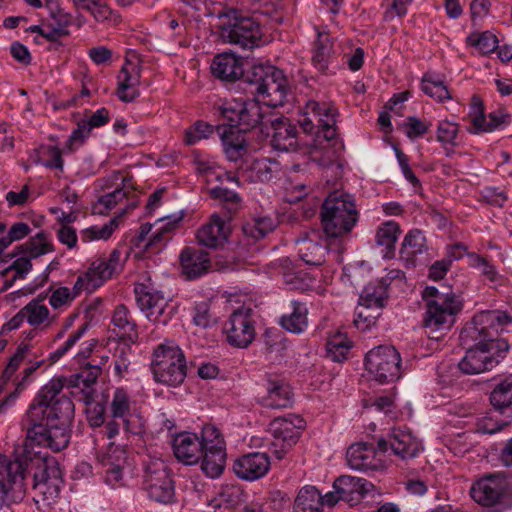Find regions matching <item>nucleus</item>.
Listing matches in <instances>:
<instances>
[{
	"mask_svg": "<svg viewBox=\"0 0 512 512\" xmlns=\"http://www.w3.org/2000/svg\"><path fill=\"white\" fill-rule=\"evenodd\" d=\"M270 466L271 462L267 453L253 452L236 459L233 470L239 478L254 481L264 477Z\"/></svg>",
	"mask_w": 512,
	"mask_h": 512,
	"instance_id": "nucleus-26",
	"label": "nucleus"
},
{
	"mask_svg": "<svg viewBox=\"0 0 512 512\" xmlns=\"http://www.w3.org/2000/svg\"><path fill=\"white\" fill-rule=\"evenodd\" d=\"M421 87L422 91L426 95L436 99L439 102L451 98L447 87L441 81H435L428 78L427 76H424L422 79Z\"/></svg>",
	"mask_w": 512,
	"mask_h": 512,
	"instance_id": "nucleus-63",
	"label": "nucleus"
},
{
	"mask_svg": "<svg viewBox=\"0 0 512 512\" xmlns=\"http://www.w3.org/2000/svg\"><path fill=\"white\" fill-rule=\"evenodd\" d=\"M245 81L266 106H283L289 93V84L281 69L272 65H255L245 77Z\"/></svg>",
	"mask_w": 512,
	"mask_h": 512,
	"instance_id": "nucleus-6",
	"label": "nucleus"
},
{
	"mask_svg": "<svg viewBox=\"0 0 512 512\" xmlns=\"http://www.w3.org/2000/svg\"><path fill=\"white\" fill-rule=\"evenodd\" d=\"M89 327L88 323L82 324L76 331L71 333L65 343L56 349L50 356L52 361H58L63 355L71 350L72 347L83 337Z\"/></svg>",
	"mask_w": 512,
	"mask_h": 512,
	"instance_id": "nucleus-64",
	"label": "nucleus"
},
{
	"mask_svg": "<svg viewBox=\"0 0 512 512\" xmlns=\"http://www.w3.org/2000/svg\"><path fill=\"white\" fill-rule=\"evenodd\" d=\"M306 114L312 118H307L302 123L306 132H312L317 126V134H321L324 139L330 141L336 137V108L327 102H318L310 100L306 104Z\"/></svg>",
	"mask_w": 512,
	"mask_h": 512,
	"instance_id": "nucleus-18",
	"label": "nucleus"
},
{
	"mask_svg": "<svg viewBox=\"0 0 512 512\" xmlns=\"http://www.w3.org/2000/svg\"><path fill=\"white\" fill-rule=\"evenodd\" d=\"M492 408L504 415L512 407V373L500 379L489 394Z\"/></svg>",
	"mask_w": 512,
	"mask_h": 512,
	"instance_id": "nucleus-37",
	"label": "nucleus"
},
{
	"mask_svg": "<svg viewBox=\"0 0 512 512\" xmlns=\"http://www.w3.org/2000/svg\"><path fill=\"white\" fill-rule=\"evenodd\" d=\"M216 114L242 131H250L258 126L261 131L268 127L267 118L272 114H265L259 101L245 99H230L216 103Z\"/></svg>",
	"mask_w": 512,
	"mask_h": 512,
	"instance_id": "nucleus-8",
	"label": "nucleus"
},
{
	"mask_svg": "<svg viewBox=\"0 0 512 512\" xmlns=\"http://www.w3.org/2000/svg\"><path fill=\"white\" fill-rule=\"evenodd\" d=\"M82 400L86 405L88 423L92 427H100L105 421V406L93 400L91 391H85Z\"/></svg>",
	"mask_w": 512,
	"mask_h": 512,
	"instance_id": "nucleus-53",
	"label": "nucleus"
},
{
	"mask_svg": "<svg viewBox=\"0 0 512 512\" xmlns=\"http://www.w3.org/2000/svg\"><path fill=\"white\" fill-rule=\"evenodd\" d=\"M372 487L373 484L366 479L349 475L340 476L334 481L333 490L324 495L326 506L333 507L339 501L354 506Z\"/></svg>",
	"mask_w": 512,
	"mask_h": 512,
	"instance_id": "nucleus-17",
	"label": "nucleus"
},
{
	"mask_svg": "<svg viewBox=\"0 0 512 512\" xmlns=\"http://www.w3.org/2000/svg\"><path fill=\"white\" fill-rule=\"evenodd\" d=\"M227 341L238 348H246L255 337L252 309L242 307L234 311L225 325Z\"/></svg>",
	"mask_w": 512,
	"mask_h": 512,
	"instance_id": "nucleus-22",
	"label": "nucleus"
},
{
	"mask_svg": "<svg viewBox=\"0 0 512 512\" xmlns=\"http://www.w3.org/2000/svg\"><path fill=\"white\" fill-rule=\"evenodd\" d=\"M142 478V487L150 499L163 504L173 500L175 490L172 471L163 460L149 459L144 465Z\"/></svg>",
	"mask_w": 512,
	"mask_h": 512,
	"instance_id": "nucleus-11",
	"label": "nucleus"
},
{
	"mask_svg": "<svg viewBox=\"0 0 512 512\" xmlns=\"http://www.w3.org/2000/svg\"><path fill=\"white\" fill-rule=\"evenodd\" d=\"M351 348V343L342 335H335L327 342V352L334 362H342L346 359Z\"/></svg>",
	"mask_w": 512,
	"mask_h": 512,
	"instance_id": "nucleus-59",
	"label": "nucleus"
},
{
	"mask_svg": "<svg viewBox=\"0 0 512 512\" xmlns=\"http://www.w3.org/2000/svg\"><path fill=\"white\" fill-rule=\"evenodd\" d=\"M101 373L100 365L88 363L74 376V384L77 387H83V394L85 391H91V394H93L92 386L96 383Z\"/></svg>",
	"mask_w": 512,
	"mask_h": 512,
	"instance_id": "nucleus-54",
	"label": "nucleus"
},
{
	"mask_svg": "<svg viewBox=\"0 0 512 512\" xmlns=\"http://www.w3.org/2000/svg\"><path fill=\"white\" fill-rule=\"evenodd\" d=\"M98 461L104 467H126L128 454L125 447L110 443L105 452L98 454Z\"/></svg>",
	"mask_w": 512,
	"mask_h": 512,
	"instance_id": "nucleus-50",
	"label": "nucleus"
},
{
	"mask_svg": "<svg viewBox=\"0 0 512 512\" xmlns=\"http://www.w3.org/2000/svg\"><path fill=\"white\" fill-rule=\"evenodd\" d=\"M71 423H41V428L21 425L26 433V439L37 445H43L54 451H60L67 447L70 440Z\"/></svg>",
	"mask_w": 512,
	"mask_h": 512,
	"instance_id": "nucleus-19",
	"label": "nucleus"
},
{
	"mask_svg": "<svg viewBox=\"0 0 512 512\" xmlns=\"http://www.w3.org/2000/svg\"><path fill=\"white\" fill-rule=\"evenodd\" d=\"M377 448L381 452H386L390 448L394 455L406 460L416 457L422 447L420 441L409 431L393 429L387 439L378 440Z\"/></svg>",
	"mask_w": 512,
	"mask_h": 512,
	"instance_id": "nucleus-23",
	"label": "nucleus"
},
{
	"mask_svg": "<svg viewBox=\"0 0 512 512\" xmlns=\"http://www.w3.org/2000/svg\"><path fill=\"white\" fill-rule=\"evenodd\" d=\"M217 133L221 139L223 151L229 161L236 162L248 153V142L245 131L233 125H218Z\"/></svg>",
	"mask_w": 512,
	"mask_h": 512,
	"instance_id": "nucleus-30",
	"label": "nucleus"
},
{
	"mask_svg": "<svg viewBox=\"0 0 512 512\" xmlns=\"http://www.w3.org/2000/svg\"><path fill=\"white\" fill-rule=\"evenodd\" d=\"M110 413L113 418L122 419L126 432L139 435L144 431L145 420L137 409L132 407V401L128 392L123 388H117L110 403Z\"/></svg>",
	"mask_w": 512,
	"mask_h": 512,
	"instance_id": "nucleus-20",
	"label": "nucleus"
},
{
	"mask_svg": "<svg viewBox=\"0 0 512 512\" xmlns=\"http://www.w3.org/2000/svg\"><path fill=\"white\" fill-rule=\"evenodd\" d=\"M291 312L280 319L281 326L289 332L300 334L308 326V308L305 303L291 301Z\"/></svg>",
	"mask_w": 512,
	"mask_h": 512,
	"instance_id": "nucleus-40",
	"label": "nucleus"
},
{
	"mask_svg": "<svg viewBox=\"0 0 512 512\" xmlns=\"http://www.w3.org/2000/svg\"><path fill=\"white\" fill-rule=\"evenodd\" d=\"M244 498V491L239 485L225 484L221 486L218 493V503L215 506H224L227 510L234 512L235 507L240 505Z\"/></svg>",
	"mask_w": 512,
	"mask_h": 512,
	"instance_id": "nucleus-49",
	"label": "nucleus"
},
{
	"mask_svg": "<svg viewBox=\"0 0 512 512\" xmlns=\"http://www.w3.org/2000/svg\"><path fill=\"white\" fill-rule=\"evenodd\" d=\"M179 258L182 273L188 280L202 276L207 273L211 267L209 253L199 248L185 247L181 251Z\"/></svg>",
	"mask_w": 512,
	"mask_h": 512,
	"instance_id": "nucleus-32",
	"label": "nucleus"
},
{
	"mask_svg": "<svg viewBox=\"0 0 512 512\" xmlns=\"http://www.w3.org/2000/svg\"><path fill=\"white\" fill-rule=\"evenodd\" d=\"M323 234L332 240L334 248H344L345 238L351 233L359 220V212L352 195L331 192L320 208Z\"/></svg>",
	"mask_w": 512,
	"mask_h": 512,
	"instance_id": "nucleus-2",
	"label": "nucleus"
},
{
	"mask_svg": "<svg viewBox=\"0 0 512 512\" xmlns=\"http://www.w3.org/2000/svg\"><path fill=\"white\" fill-rule=\"evenodd\" d=\"M474 346L467 349L459 362V369L465 374H480L491 370L499 363V359L489 353L483 341H474Z\"/></svg>",
	"mask_w": 512,
	"mask_h": 512,
	"instance_id": "nucleus-25",
	"label": "nucleus"
},
{
	"mask_svg": "<svg viewBox=\"0 0 512 512\" xmlns=\"http://www.w3.org/2000/svg\"><path fill=\"white\" fill-rule=\"evenodd\" d=\"M35 501L44 505L55 503L63 486L61 470L55 460L43 459L37 465L33 476Z\"/></svg>",
	"mask_w": 512,
	"mask_h": 512,
	"instance_id": "nucleus-15",
	"label": "nucleus"
},
{
	"mask_svg": "<svg viewBox=\"0 0 512 512\" xmlns=\"http://www.w3.org/2000/svg\"><path fill=\"white\" fill-rule=\"evenodd\" d=\"M200 460L202 472L210 478H217L224 471L226 452L220 449L204 450Z\"/></svg>",
	"mask_w": 512,
	"mask_h": 512,
	"instance_id": "nucleus-45",
	"label": "nucleus"
},
{
	"mask_svg": "<svg viewBox=\"0 0 512 512\" xmlns=\"http://www.w3.org/2000/svg\"><path fill=\"white\" fill-rule=\"evenodd\" d=\"M212 199L219 200L230 215L236 213L241 207V197L235 191L225 187H214L209 190Z\"/></svg>",
	"mask_w": 512,
	"mask_h": 512,
	"instance_id": "nucleus-51",
	"label": "nucleus"
},
{
	"mask_svg": "<svg viewBox=\"0 0 512 512\" xmlns=\"http://www.w3.org/2000/svg\"><path fill=\"white\" fill-rule=\"evenodd\" d=\"M228 233L226 222L219 215L213 214L210 221L197 231L196 237L200 245L218 248L227 241Z\"/></svg>",
	"mask_w": 512,
	"mask_h": 512,
	"instance_id": "nucleus-34",
	"label": "nucleus"
},
{
	"mask_svg": "<svg viewBox=\"0 0 512 512\" xmlns=\"http://www.w3.org/2000/svg\"><path fill=\"white\" fill-rule=\"evenodd\" d=\"M121 252L114 249L107 258H98L93 261L87 271L78 276L76 290L93 292L112 275L122 269Z\"/></svg>",
	"mask_w": 512,
	"mask_h": 512,
	"instance_id": "nucleus-16",
	"label": "nucleus"
},
{
	"mask_svg": "<svg viewBox=\"0 0 512 512\" xmlns=\"http://www.w3.org/2000/svg\"><path fill=\"white\" fill-rule=\"evenodd\" d=\"M221 37L224 42L237 45L242 49L260 46L262 30L260 23L252 16L231 8L221 15Z\"/></svg>",
	"mask_w": 512,
	"mask_h": 512,
	"instance_id": "nucleus-7",
	"label": "nucleus"
},
{
	"mask_svg": "<svg viewBox=\"0 0 512 512\" xmlns=\"http://www.w3.org/2000/svg\"><path fill=\"white\" fill-rule=\"evenodd\" d=\"M201 443L197 434L182 432L173 439L174 455L186 465L196 464L204 452Z\"/></svg>",
	"mask_w": 512,
	"mask_h": 512,
	"instance_id": "nucleus-33",
	"label": "nucleus"
},
{
	"mask_svg": "<svg viewBox=\"0 0 512 512\" xmlns=\"http://www.w3.org/2000/svg\"><path fill=\"white\" fill-rule=\"evenodd\" d=\"M276 224V220L270 216H256L244 223L242 231L246 237L259 240L272 232Z\"/></svg>",
	"mask_w": 512,
	"mask_h": 512,
	"instance_id": "nucleus-46",
	"label": "nucleus"
},
{
	"mask_svg": "<svg viewBox=\"0 0 512 512\" xmlns=\"http://www.w3.org/2000/svg\"><path fill=\"white\" fill-rule=\"evenodd\" d=\"M212 74L227 82H234L244 76L242 61L233 53H222L214 57L211 64Z\"/></svg>",
	"mask_w": 512,
	"mask_h": 512,
	"instance_id": "nucleus-35",
	"label": "nucleus"
},
{
	"mask_svg": "<svg viewBox=\"0 0 512 512\" xmlns=\"http://www.w3.org/2000/svg\"><path fill=\"white\" fill-rule=\"evenodd\" d=\"M125 211L126 209H124L119 216L114 217L108 223L104 224L101 227L92 226L87 229H84L81 232V240L83 242H90L93 240L108 239L112 235L113 231L118 227L119 219Z\"/></svg>",
	"mask_w": 512,
	"mask_h": 512,
	"instance_id": "nucleus-52",
	"label": "nucleus"
},
{
	"mask_svg": "<svg viewBox=\"0 0 512 512\" xmlns=\"http://www.w3.org/2000/svg\"><path fill=\"white\" fill-rule=\"evenodd\" d=\"M305 420L296 414L277 417L269 424L272 437L285 441L286 445H295L302 431L305 429Z\"/></svg>",
	"mask_w": 512,
	"mask_h": 512,
	"instance_id": "nucleus-31",
	"label": "nucleus"
},
{
	"mask_svg": "<svg viewBox=\"0 0 512 512\" xmlns=\"http://www.w3.org/2000/svg\"><path fill=\"white\" fill-rule=\"evenodd\" d=\"M151 371L158 383L177 387L184 382L187 375L186 358L174 340L166 339L154 348Z\"/></svg>",
	"mask_w": 512,
	"mask_h": 512,
	"instance_id": "nucleus-5",
	"label": "nucleus"
},
{
	"mask_svg": "<svg viewBox=\"0 0 512 512\" xmlns=\"http://www.w3.org/2000/svg\"><path fill=\"white\" fill-rule=\"evenodd\" d=\"M112 323L119 329L122 339L130 343L138 341L137 325L125 305L120 304L116 306L112 316Z\"/></svg>",
	"mask_w": 512,
	"mask_h": 512,
	"instance_id": "nucleus-41",
	"label": "nucleus"
},
{
	"mask_svg": "<svg viewBox=\"0 0 512 512\" xmlns=\"http://www.w3.org/2000/svg\"><path fill=\"white\" fill-rule=\"evenodd\" d=\"M82 291L83 290H76V283L72 290L68 287H59L52 292L49 303L55 309L68 306Z\"/></svg>",
	"mask_w": 512,
	"mask_h": 512,
	"instance_id": "nucleus-61",
	"label": "nucleus"
},
{
	"mask_svg": "<svg viewBox=\"0 0 512 512\" xmlns=\"http://www.w3.org/2000/svg\"><path fill=\"white\" fill-rule=\"evenodd\" d=\"M326 505L324 496L320 494L315 486L302 487L294 501L293 512H323Z\"/></svg>",
	"mask_w": 512,
	"mask_h": 512,
	"instance_id": "nucleus-38",
	"label": "nucleus"
},
{
	"mask_svg": "<svg viewBox=\"0 0 512 512\" xmlns=\"http://www.w3.org/2000/svg\"><path fill=\"white\" fill-rule=\"evenodd\" d=\"M367 372L379 383H390L401 377V356L394 346L380 345L367 352Z\"/></svg>",
	"mask_w": 512,
	"mask_h": 512,
	"instance_id": "nucleus-12",
	"label": "nucleus"
},
{
	"mask_svg": "<svg viewBox=\"0 0 512 512\" xmlns=\"http://www.w3.org/2000/svg\"><path fill=\"white\" fill-rule=\"evenodd\" d=\"M268 125L273 130L271 146L279 151L290 152L298 148V129L295 124L284 116L271 115L267 118Z\"/></svg>",
	"mask_w": 512,
	"mask_h": 512,
	"instance_id": "nucleus-24",
	"label": "nucleus"
},
{
	"mask_svg": "<svg viewBox=\"0 0 512 512\" xmlns=\"http://www.w3.org/2000/svg\"><path fill=\"white\" fill-rule=\"evenodd\" d=\"M264 386L266 392L258 398V403L261 406L282 409L292 404V389L283 379L269 375Z\"/></svg>",
	"mask_w": 512,
	"mask_h": 512,
	"instance_id": "nucleus-27",
	"label": "nucleus"
},
{
	"mask_svg": "<svg viewBox=\"0 0 512 512\" xmlns=\"http://www.w3.org/2000/svg\"><path fill=\"white\" fill-rule=\"evenodd\" d=\"M425 302L423 327L429 338L440 339L443 331L449 330L462 310L460 298L453 292H441L434 286H427L422 293Z\"/></svg>",
	"mask_w": 512,
	"mask_h": 512,
	"instance_id": "nucleus-3",
	"label": "nucleus"
},
{
	"mask_svg": "<svg viewBox=\"0 0 512 512\" xmlns=\"http://www.w3.org/2000/svg\"><path fill=\"white\" fill-rule=\"evenodd\" d=\"M32 270L31 258L19 257L0 273L1 278H5L3 289L11 287L17 279H25Z\"/></svg>",
	"mask_w": 512,
	"mask_h": 512,
	"instance_id": "nucleus-48",
	"label": "nucleus"
},
{
	"mask_svg": "<svg viewBox=\"0 0 512 512\" xmlns=\"http://www.w3.org/2000/svg\"><path fill=\"white\" fill-rule=\"evenodd\" d=\"M200 442H202V449L203 450H225V442L224 439L218 430L214 425H205L202 428Z\"/></svg>",
	"mask_w": 512,
	"mask_h": 512,
	"instance_id": "nucleus-58",
	"label": "nucleus"
},
{
	"mask_svg": "<svg viewBox=\"0 0 512 512\" xmlns=\"http://www.w3.org/2000/svg\"><path fill=\"white\" fill-rule=\"evenodd\" d=\"M468 45L475 47L481 54H489L497 48L498 40L495 35L486 31L481 34H471L467 37Z\"/></svg>",
	"mask_w": 512,
	"mask_h": 512,
	"instance_id": "nucleus-57",
	"label": "nucleus"
},
{
	"mask_svg": "<svg viewBox=\"0 0 512 512\" xmlns=\"http://www.w3.org/2000/svg\"><path fill=\"white\" fill-rule=\"evenodd\" d=\"M332 54L333 39L327 32L317 31L315 51L312 57L314 66L320 71H325L328 68Z\"/></svg>",
	"mask_w": 512,
	"mask_h": 512,
	"instance_id": "nucleus-44",
	"label": "nucleus"
},
{
	"mask_svg": "<svg viewBox=\"0 0 512 512\" xmlns=\"http://www.w3.org/2000/svg\"><path fill=\"white\" fill-rule=\"evenodd\" d=\"M16 249L17 252L13 253L12 256H15L18 253H25L28 254L29 258H38L49 252H53L54 245L49 235L41 231L37 233L35 236L31 237L25 243L17 246Z\"/></svg>",
	"mask_w": 512,
	"mask_h": 512,
	"instance_id": "nucleus-42",
	"label": "nucleus"
},
{
	"mask_svg": "<svg viewBox=\"0 0 512 512\" xmlns=\"http://www.w3.org/2000/svg\"><path fill=\"white\" fill-rule=\"evenodd\" d=\"M388 280L382 278L365 286L359 297V306L354 319L355 326L367 330L374 326L388 298Z\"/></svg>",
	"mask_w": 512,
	"mask_h": 512,
	"instance_id": "nucleus-10",
	"label": "nucleus"
},
{
	"mask_svg": "<svg viewBox=\"0 0 512 512\" xmlns=\"http://www.w3.org/2000/svg\"><path fill=\"white\" fill-rule=\"evenodd\" d=\"M26 321L32 326H39L48 318L49 309L38 300H32L22 308Z\"/></svg>",
	"mask_w": 512,
	"mask_h": 512,
	"instance_id": "nucleus-56",
	"label": "nucleus"
},
{
	"mask_svg": "<svg viewBox=\"0 0 512 512\" xmlns=\"http://www.w3.org/2000/svg\"><path fill=\"white\" fill-rule=\"evenodd\" d=\"M140 83V70L137 65L126 63L118 75L117 96L123 102H133L140 92L137 86Z\"/></svg>",
	"mask_w": 512,
	"mask_h": 512,
	"instance_id": "nucleus-36",
	"label": "nucleus"
},
{
	"mask_svg": "<svg viewBox=\"0 0 512 512\" xmlns=\"http://www.w3.org/2000/svg\"><path fill=\"white\" fill-rule=\"evenodd\" d=\"M214 132V127L204 121L198 120L185 130L184 141L193 145L201 139L208 138Z\"/></svg>",
	"mask_w": 512,
	"mask_h": 512,
	"instance_id": "nucleus-60",
	"label": "nucleus"
},
{
	"mask_svg": "<svg viewBox=\"0 0 512 512\" xmlns=\"http://www.w3.org/2000/svg\"><path fill=\"white\" fill-rule=\"evenodd\" d=\"M401 233L400 226L395 221H386L376 230L375 242L386 249L385 256L392 257L395 252V244Z\"/></svg>",
	"mask_w": 512,
	"mask_h": 512,
	"instance_id": "nucleus-43",
	"label": "nucleus"
},
{
	"mask_svg": "<svg viewBox=\"0 0 512 512\" xmlns=\"http://www.w3.org/2000/svg\"><path fill=\"white\" fill-rule=\"evenodd\" d=\"M512 324V316L501 310H484L474 315L472 321L461 331V339L483 341L498 336L508 325Z\"/></svg>",
	"mask_w": 512,
	"mask_h": 512,
	"instance_id": "nucleus-13",
	"label": "nucleus"
},
{
	"mask_svg": "<svg viewBox=\"0 0 512 512\" xmlns=\"http://www.w3.org/2000/svg\"><path fill=\"white\" fill-rule=\"evenodd\" d=\"M183 214L180 215H170L161 219V221H166L162 226L157 228V230L152 234L151 238L144 245L146 250H155L158 251L161 248V243L163 241H167L170 236L169 234L176 228V226L182 221Z\"/></svg>",
	"mask_w": 512,
	"mask_h": 512,
	"instance_id": "nucleus-47",
	"label": "nucleus"
},
{
	"mask_svg": "<svg viewBox=\"0 0 512 512\" xmlns=\"http://www.w3.org/2000/svg\"><path fill=\"white\" fill-rule=\"evenodd\" d=\"M470 495L489 512H506L512 509V474H486L472 484Z\"/></svg>",
	"mask_w": 512,
	"mask_h": 512,
	"instance_id": "nucleus-4",
	"label": "nucleus"
},
{
	"mask_svg": "<svg viewBox=\"0 0 512 512\" xmlns=\"http://www.w3.org/2000/svg\"><path fill=\"white\" fill-rule=\"evenodd\" d=\"M427 250L426 237L418 229L410 230L403 239L400 256L403 260L414 265L418 255Z\"/></svg>",
	"mask_w": 512,
	"mask_h": 512,
	"instance_id": "nucleus-39",
	"label": "nucleus"
},
{
	"mask_svg": "<svg viewBox=\"0 0 512 512\" xmlns=\"http://www.w3.org/2000/svg\"><path fill=\"white\" fill-rule=\"evenodd\" d=\"M138 307L149 321L167 325L175 314V308L168 304L162 292L156 290L150 278L134 287Z\"/></svg>",
	"mask_w": 512,
	"mask_h": 512,
	"instance_id": "nucleus-14",
	"label": "nucleus"
},
{
	"mask_svg": "<svg viewBox=\"0 0 512 512\" xmlns=\"http://www.w3.org/2000/svg\"><path fill=\"white\" fill-rule=\"evenodd\" d=\"M469 116L474 127V133L492 132L502 125H508L511 122L510 114L504 113L501 110L489 113L488 119H486L482 102L476 96L472 98Z\"/></svg>",
	"mask_w": 512,
	"mask_h": 512,
	"instance_id": "nucleus-29",
	"label": "nucleus"
},
{
	"mask_svg": "<svg viewBox=\"0 0 512 512\" xmlns=\"http://www.w3.org/2000/svg\"><path fill=\"white\" fill-rule=\"evenodd\" d=\"M25 469L19 459L0 455V512H14L11 504L25 496Z\"/></svg>",
	"mask_w": 512,
	"mask_h": 512,
	"instance_id": "nucleus-9",
	"label": "nucleus"
},
{
	"mask_svg": "<svg viewBox=\"0 0 512 512\" xmlns=\"http://www.w3.org/2000/svg\"><path fill=\"white\" fill-rule=\"evenodd\" d=\"M59 380L46 384L34 397L21 419L20 425L41 428V423H71L74 417L72 400L62 394Z\"/></svg>",
	"mask_w": 512,
	"mask_h": 512,
	"instance_id": "nucleus-1",
	"label": "nucleus"
},
{
	"mask_svg": "<svg viewBox=\"0 0 512 512\" xmlns=\"http://www.w3.org/2000/svg\"><path fill=\"white\" fill-rule=\"evenodd\" d=\"M346 459L350 468L354 470L368 472L384 467L376 449L367 443L352 444L346 452Z\"/></svg>",
	"mask_w": 512,
	"mask_h": 512,
	"instance_id": "nucleus-28",
	"label": "nucleus"
},
{
	"mask_svg": "<svg viewBox=\"0 0 512 512\" xmlns=\"http://www.w3.org/2000/svg\"><path fill=\"white\" fill-rule=\"evenodd\" d=\"M279 169V163L270 158L255 159L251 164V171L257 181L268 182L275 177Z\"/></svg>",
	"mask_w": 512,
	"mask_h": 512,
	"instance_id": "nucleus-55",
	"label": "nucleus"
},
{
	"mask_svg": "<svg viewBox=\"0 0 512 512\" xmlns=\"http://www.w3.org/2000/svg\"><path fill=\"white\" fill-rule=\"evenodd\" d=\"M298 255L307 265L320 266L325 262L326 253L340 254L344 248H334L331 239L321 236L318 231H311L305 238L296 241Z\"/></svg>",
	"mask_w": 512,
	"mask_h": 512,
	"instance_id": "nucleus-21",
	"label": "nucleus"
},
{
	"mask_svg": "<svg viewBox=\"0 0 512 512\" xmlns=\"http://www.w3.org/2000/svg\"><path fill=\"white\" fill-rule=\"evenodd\" d=\"M459 132L458 125L450 121H440L437 126L436 139L443 146H456L457 135Z\"/></svg>",
	"mask_w": 512,
	"mask_h": 512,
	"instance_id": "nucleus-62",
	"label": "nucleus"
}]
</instances>
